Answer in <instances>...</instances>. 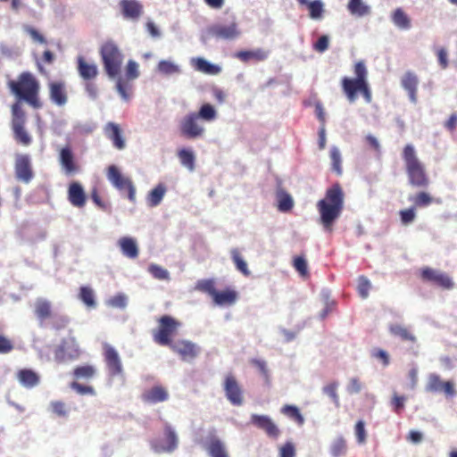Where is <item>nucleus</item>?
Segmentation results:
<instances>
[{
	"mask_svg": "<svg viewBox=\"0 0 457 457\" xmlns=\"http://www.w3.org/2000/svg\"><path fill=\"white\" fill-rule=\"evenodd\" d=\"M320 223L328 231H331L335 221L344 208V192L338 183L326 191L325 197L317 203Z\"/></svg>",
	"mask_w": 457,
	"mask_h": 457,
	"instance_id": "f257e3e1",
	"label": "nucleus"
},
{
	"mask_svg": "<svg viewBox=\"0 0 457 457\" xmlns=\"http://www.w3.org/2000/svg\"><path fill=\"white\" fill-rule=\"evenodd\" d=\"M353 72L355 77H344L341 80V87L344 94L350 103H354L361 94L367 104L372 101V93L368 82V71L362 61L354 64Z\"/></svg>",
	"mask_w": 457,
	"mask_h": 457,
	"instance_id": "f03ea898",
	"label": "nucleus"
},
{
	"mask_svg": "<svg viewBox=\"0 0 457 457\" xmlns=\"http://www.w3.org/2000/svg\"><path fill=\"white\" fill-rule=\"evenodd\" d=\"M8 87L13 95L20 100L25 101L32 108H42L43 103L39 97L40 84L32 73L21 72L16 80L8 82Z\"/></svg>",
	"mask_w": 457,
	"mask_h": 457,
	"instance_id": "7ed1b4c3",
	"label": "nucleus"
},
{
	"mask_svg": "<svg viewBox=\"0 0 457 457\" xmlns=\"http://www.w3.org/2000/svg\"><path fill=\"white\" fill-rule=\"evenodd\" d=\"M403 159L411 186L415 187H427L429 185V178L424 164L417 157L414 147L406 145L403 150Z\"/></svg>",
	"mask_w": 457,
	"mask_h": 457,
	"instance_id": "20e7f679",
	"label": "nucleus"
},
{
	"mask_svg": "<svg viewBox=\"0 0 457 457\" xmlns=\"http://www.w3.org/2000/svg\"><path fill=\"white\" fill-rule=\"evenodd\" d=\"M103 66L110 79L117 78L120 71L124 55L113 41H106L99 50Z\"/></svg>",
	"mask_w": 457,
	"mask_h": 457,
	"instance_id": "39448f33",
	"label": "nucleus"
},
{
	"mask_svg": "<svg viewBox=\"0 0 457 457\" xmlns=\"http://www.w3.org/2000/svg\"><path fill=\"white\" fill-rule=\"evenodd\" d=\"M77 71L84 81L87 94L95 99L97 96L98 89L94 80L99 74L98 66L95 62L87 60L84 56L79 55L76 59Z\"/></svg>",
	"mask_w": 457,
	"mask_h": 457,
	"instance_id": "423d86ee",
	"label": "nucleus"
},
{
	"mask_svg": "<svg viewBox=\"0 0 457 457\" xmlns=\"http://www.w3.org/2000/svg\"><path fill=\"white\" fill-rule=\"evenodd\" d=\"M157 323V328L153 331L154 342L160 345L171 346L172 337L177 334L181 323L170 315L160 317Z\"/></svg>",
	"mask_w": 457,
	"mask_h": 457,
	"instance_id": "0eeeda50",
	"label": "nucleus"
},
{
	"mask_svg": "<svg viewBox=\"0 0 457 457\" xmlns=\"http://www.w3.org/2000/svg\"><path fill=\"white\" fill-rule=\"evenodd\" d=\"M26 112L20 103L12 105V129L14 139L22 145H29L32 138L25 129Z\"/></svg>",
	"mask_w": 457,
	"mask_h": 457,
	"instance_id": "6e6552de",
	"label": "nucleus"
},
{
	"mask_svg": "<svg viewBox=\"0 0 457 457\" xmlns=\"http://www.w3.org/2000/svg\"><path fill=\"white\" fill-rule=\"evenodd\" d=\"M107 179L120 191L127 190L128 198L130 202L136 201V188L132 180L121 174L118 167L111 165L107 170Z\"/></svg>",
	"mask_w": 457,
	"mask_h": 457,
	"instance_id": "1a4fd4ad",
	"label": "nucleus"
},
{
	"mask_svg": "<svg viewBox=\"0 0 457 457\" xmlns=\"http://www.w3.org/2000/svg\"><path fill=\"white\" fill-rule=\"evenodd\" d=\"M420 278L424 282L431 283L445 290H450L454 286L453 279L446 273L430 267L421 269Z\"/></svg>",
	"mask_w": 457,
	"mask_h": 457,
	"instance_id": "9d476101",
	"label": "nucleus"
},
{
	"mask_svg": "<svg viewBox=\"0 0 457 457\" xmlns=\"http://www.w3.org/2000/svg\"><path fill=\"white\" fill-rule=\"evenodd\" d=\"M179 130L183 137L189 139L200 137L204 133V128L199 123L196 112H189L179 123Z\"/></svg>",
	"mask_w": 457,
	"mask_h": 457,
	"instance_id": "9b49d317",
	"label": "nucleus"
},
{
	"mask_svg": "<svg viewBox=\"0 0 457 457\" xmlns=\"http://www.w3.org/2000/svg\"><path fill=\"white\" fill-rule=\"evenodd\" d=\"M139 71L138 64L133 60H129L126 66V79L118 78L116 82V89L124 100H129L130 97L131 85L128 80H133L138 78Z\"/></svg>",
	"mask_w": 457,
	"mask_h": 457,
	"instance_id": "f8f14e48",
	"label": "nucleus"
},
{
	"mask_svg": "<svg viewBox=\"0 0 457 457\" xmlns=\"http://www.w3.org/2000/svg\"><path fill=\"white\" fill-rule=\"evenodd\" d=\"M103 355L110 376L116 377L122 374L121 360L117 350L109 343H103Z\"/></svg>",
	"mask_w": 457,
	"mask_h": 457,
	"instance_id": "ddd939ff",
	"label": "nucleus"
},
{
	"mask_svg": "<svg viewBox=\"0 0 457 457\" xmlns=\"http://www.w3.org/2000/svg\"><path fill=\"white\" fill-rule=\"evenodd\" d=\"M223 388L227 399L235 406L242 405L244 402L243 389L241 388L237 378L229 373L226 375Z\"/></svg>",
	"mask_w": 457,
	"mask_h": 457,
	"instance_id": "4468645a",
	"label": "nucleus"
},
{
	"mask_svg": "<svg viewBox=\"0 0 457 457\" xmlns=\"http://www.w3.org/2000/svg\"><path fill=\"white\" fill-rule=\"evenodd\" d=\"M15 178L18 181L29 184L34 178L30 158L28 154H17L14 162Z\"/></svg>",
	"mask_w": 457,
	"mask_h": 457,
	"instance_id": "2eb2a0df",
	"label": "nucleus"
},
{
	"mask_svg": "<svg viewBox=\"0 0 457 457\" xmlns=\"http://www.w3.org/2000/svg\"><path fill=\"white\" fill-rule=\"evenodd\" d=\"M80 355V350L73 338L62 340L54 352V357L58 361L74 360Z\"/></svg>",
	"mask_w": 457,
	"mask_h": 457,
	"instance_id": "dca6fc26",
	"label": "nucleus"
},
{
	"mask_svg": "<svg viewBox=\"0 0 457 457\" xmlns=\"http://www.w3.org/2000/svg\"><path fill=\"white\" fill-rule=\"evenodd\" d=\"M164 443H154L152 445L154 452L161 453H172L178 447V436L174 429L166 424L164 427Z\"/></svg>",
	"mask_w": 457,
	"mask_h": 457,
	"instance_id": "f3484780",
	"label": "nucleus"
},
{
	"mask_svg": "<svg viewBox=\"0 0 457 457\" xmlns=\"http://www.w3.org/2000/svg\"><path fill=\"white\" fill-rule=\"evenodd\" d=\"M49 98L58 106H63L68 102V94L64 81H51L48 83Z\"/></svg>",
	"mask_w": 457,
	"mask_h": 457,
	"instance_id": "a211bd4d",
	"label": "nucleus"
},
{
	"mask_svg": "<svg viewBox=\"0 0 457 457\" xmlns=\"http://www.w3.org/2000/svg\"><path fill=\"white\" fill-rule=\"evenodd\" d=\"M104 133L116 149L122 150L126 147V141L119 124L112 121L107 122L104 128Z\"/></svg>",
	"mask_w": 457,
	"mask_h": 457,
	"instance_id": "6ab92c4d",
	"label": "nucleus"
},
{
	"mask_svg": "<svg viewBox=\"0 0 457 457\" xmlns=\"http://www.w3.org/2000/svg\"><path fill=\"white\" fill-rule=\"evenodd\" d=\"M210 32L214 37L225 40L235 39L240 35V31L236 22L214 25L211 28Z\"/></svg>",
	"mask_w": 457,
	"mask_h": 457,
	"instance_id": "aec40b11",
	"label": "nucleus"
},
{
	"mask_svg": "<svg viewBox=\"0 0 457 457\" xmlns=\"http://www.w3.org/2000/svg\"><path fill=\"white\" fill-rule=\"evenodd\" d=\"M175 353L180 355L183 361H191L199 353L198 346L187 340H181L170 346Z\"/></svg>",
	"mask_w": 457,
	"mask_h": 457,
	"instance_id": "412c9836",
	"label": "nucleus"
},
{
	"mask_svg": "<svg viewBox=\"0 0 457 457\" xmlns=\"http://www.w3.org/2000/svg\"><path fill=\"white\" fill-rule=\"evenodd\" d=\"M169 399V392L166 387L161 385L144 391L141 395V400L145 403L155 404L165 402Z\"/></svg>",
	"mask_w": 457,
	"mask_h": 457,
	"instance_id": "4be33fe9",
	"label": "nucleus"
},
{
	"mask_svg": "<svg viewBox=\"0 0 457 457\" xmlns=\"http://www.w3.org/2000/svg\"><path fill=\"white\" fill-rule=\"evenodd\" d=\"M251 423L260 429H262L270 437H278L279 435V429L271 420V419L266 415L253 414L251 416Z\"/></svg>",
	"mask_w": 457,
	"mask_h": 457,
	"instance_id": "5701e85b",
	"label": "nucleus"
},
{
	"mask_svg": "<svg viewBox=\"0 0 457 457\" xmlns=\"http://www.w3.org/2000/svg\"><path fill=\"white\" fill-rule=\"evenodd\" d=\"M270 55V51L263 48L253 50H241L234 54V57L242 62L247 63L251 61L259 62L265 61Z\"/></svg>",
	"mask_w": 457,
	"mask_h": 457,
	"instance_id": "b1692460",
	"label": "nucleus"
},
{
	"mask_svg": "<svg viewBox=\"0 0 457 457\" xmlns=\"http://www.w3.org/2000/svg\"><path fill=\"white\" fill-rule=\"evenodd\" d=\"M68 200L71 205L82 208L87 202V195L82 186L79 182H71L68 188Z\"/></svg>",
	"mask_w": 457,
	"mask_h": 457,
	"instance_id": "393cba45",
	"label": "nucleus"
},
{
	"mask_svg": "<svg viewBox=\"0 0 457 457\" xmlns=\"http://www.w3.org/2000/svg\"><path fill=\"white\" fill-rule=\"evenodd\" d=\"M16 378L25 388L30 389L40 383V375L31 369H21L16 372Z\"/></svg>",
	"mask_w": 457,
	"mask_h": 457,
	"instance_id": "a878e982",
	"label": "nucleus"
},
{
	"mask_svg": "<svg viewBox=\"0 0 457 457\" xmlns=\"http://www.w3.org/2000/svg\"><path fill=\"white\" fill-rule=\"evenodd\" d=\"M59 161L67 175L79 171V165L74 160L73 153L70 146L62 147L60 151Z\"/></svg>",
	"mask_w": 457,
	"mask_h": 457,
	"instance_id": "bb28decb",
	"label": "nucleus"
},
{
	"mask_svg": "<svg viewBox=\"0 0 457 457\" xmlns=\"http://www.w3.org/2000/svg\"><path fill=\"white\" fill-rule=\"evenodd\" d=\"M34 314L43 323L45 320L53 317V305L52 303L46 298L36 299L33 304Z\"/></svg>",
	"mask_w": 457,
	"mask_h": 457,
	"instance_id": "cd10ccee",
	"label": "nucleus"
},
{
	"mask_svg": "<svg viewBox=\"0 0 457 457\" xmlns=\"http://www.w3.org/2000/svg\"><path fill=\"white\" fill-rule=\"evenodd\" d=\"M121 12L126 19L137 20L143 13V6L136 0H120Z\"/></svg>",
	"mask_w": 457,
	"mask_h": 457,
	"instance_id": "c85d7f7f",
	"label": "nucleus"
},
{
	"mask_svg": "<svg viewBox=\"0 0 457 457\" xmlns=\"http://www.w3.org/2000/svg\"><path fill=\"white\" fill-rule=\"evenodd\" d=\"M401 84L408 92L410 100L415 104L417 102V88L419 85L417 75L412 71L405 72L402 77Z\"/></svg>",
	"mask_w": 457,
	"mask_h": 457,
	"instance_id": "c756f323",
	"label": "nucleus"
},
{
	"mask_svg": "<svg viewBox=\"0 0 457 457\" xmlns=\"http://www.w3.org/2000/svg\"><path fill=\"white\" fill-rule=\"evenodd\" d=\"M237 299V293L232 288H226L223 291H217L212 297L214 304L219 306L232 305Z\"/></svg>",
	"mask_w": 457,
	"mask_h": 457,
	"instance_id": "7c9ffc66",
	"label": "nucleus"
},
{
	"mask_svg": "<svg viewBox=\"0 0 457 457\" xmlns=\"http://www.w3.org/2000/svg\"><path fill=\"white\" fill-rule=\"evenodd\" d=\"M118 245L121 253L130 258L135 259L138 256V247L137 242L132 237H123L119 239Z\"/></svg>",
	"mask_w": 457,
	"mask_h": 457,
	"instance_id": "2f4dec72",
	"label": "nucleus"
},
{
	"mask_svg": "<svg viewBox=\"0 0 457 457\" xmlns=\"http://www.w3.org/2000/svg\"><path fill=\"white\" fill-rule=\"evenodd\" d=\"M206 449L211 457H229L223 443L216 436L209 438Z\"/></svg>",
	"mask_w": 457,
	"mask_h": 457,
	"instance_id": "473e14b6",
	"label": "nucleus"
},
{
	"mask_svg": "<svg viewBox=\"0 0 457 457\" xmlns=\"http://www.w3.org/2000/svg\"><path fill=\"white\" fill-rule=\"evenodd\" d=\"M96 374V369L95 366L90 364H84L77 366L73 369L72 376L75 381L79 380H90L95 378Z\"/></svg>",
	"mask_w": 457,
	"mask_h": 457,
	"instance_id": "72a5a7b5",
	"label": "nucleus"
},
{
	"mask_svg": "<svg viewBox=\"0 0 457 457\" xmlns=\"http://www.w3.org/2000/svg\"><path fill=\"white\" fill-rule=\"evenodd\" d=\"M167 191L164 184L160 183L154 187L146 196V203L149 207H155L161 204Z\"/></svg>",
	"mask_w": 457,
	"mask_h": 457,
	"instance_id": "f704fd0d",
	"label": "nucleus"
},
{
	"mask_svg": "<svg viewBox=\"0 0 457 457\" xmlns=\"http://www.w3.org/2000/svg\"><path fill=\"white\" fill-rule=\"evenodd\" d=\"M408 200L412 203V207L415 209L428 207L435 202L433 196L425 191H420L415 195H410Z\"/></svg>",
	"mask_w": 457,
	"mask_h": 457,
	"instance_id": "c9c22d12",
	"label": "nucleus"
},
{
	"mask_svg": "<svg viewBox=\"0 0 457 457\" xmlns=\"http://www.w3.org/2000/svg\"><path fill=\"white\" fill-rule=\"evenodd\" d=\"M392 21L402 29H409L411 28V20L402 8H397L394 11Z\"/></svg>",
	"mask_w": 457,
	"mask_h": 457,
	"instance_id": "e433bc0d",
	"label": "nucleus"
},
{
	"mask_svg": "<svg viewBox=\"0 0 457 457\" xmlns=\"http://www.w3.org/2000/svg\"><path fill=\"white\" fill-rule=\"evenodd\" d=\"M79 298L83 303L90 309L96 308V302L95 300L94 290L87 286H82L79 288Z\"/></svg>",
	"mask_w": 457,
	"mask_h": 457,
	"instance_id": "4c0bfd02",
	"label": "nucleus"
},
{
	"mask_svg": "<svg viewBox=\"0 0 457 457\" xmlns=\"http://www.w3.org/2000/svg\"><path fill=\"white\" fill-rule=\"evenodd\" d=\"M278 198V209L280 212H286L292 210L294 206V201L292 196L284 190H279L277 193Z\"/></svg>",
	"mask_w": 457,
	"mask_h": 457,
	"instance_id": "58836bf2",
	"label": "nucleus"
},
{
	"mask_svg": "<svg viewBox=\"0 0 457 457\" xmlns=\"http://www.w3.org/2000/svg\"><path fill=\"white\" fill-rule=\"evenodd\" d=\"M348 11L353 15H357L359 17L367 15L370 13V10L368 5H366L362 0H349L347 4Z\"/></svg>",
	"mask_w": 457,
	"mask_h": 457,
	"instance_id": "ea45409f",
	"label": "nucleus"
},
{
	"mask_svg": "<svg viewBox=\"0 0 457 457\" xmlns=\"http://www.w3.org/2000/svg\"><path fill=\"white\" fill-rule=\"evenodd\" d=\"M389 331L392 335L399 337L403 341L415 342L416 337L409 329L398 324H393L389 327Z\"/></svg>",
	"mask_w": 457,
	"mask_h": 457,
	"instance_id": "a19ab883",
	"label": "nucleus"
},
{
	"mask_svg": "<svg viewBox=\"0 0 457 457\" xmlns=\"http://www.w3.org/2000/svg\"><path fill=\"white\" fill-rule=\"evenodd\" d=\"M195 290L208 294L212 298L217 292L215 288V280L213 278L200 279L196 282Z\"/></svg>",
	"mask_w": 457,
	"mask_h": 457,
	"instance_id": "79ce46f5",
	"label": "nucleus"
},
{
	"mask_svg": "<svg viewBox=\"0 0 457 457\" xmlns=\"http://www.w3.org/2000/svg\"><path fill=\"white\" fill-rule=\"evenodd\" d=\"M195 68L205 74H218L220 71V68L217 65L212 64L204 58H197L195 61Z\"/></svg>",
	"mask_w": 457,
	"mask_h": 457,
	"instance_id": "37998d69",
	"label": "nucleus"
},
{
	"mask_svg": "<svg viewBox=\"0 0 457 457\" xmlns=\"http://www.w3.org/2000/svg\"><path fill=\"white\" fill-rule=\"evenodd\" d=\"M178 157L183 166L187 168L189 170H195V154L191 150L181 149L178 152Z\"/></svg>",
	"mask_w": 457,
	"mask_h": 457,
	"instance_id": "c03bdc74",
	"label": "nucleus"
},
{
	"mask_svg": "<svg viewBox=\"0 0 457 457\" xmlns=\"http://www.w3.org/2000/svg\"><path fill=\"white\" fill-rule=\"evenodd\" d=\"M231 257L236 268L245 277L250 276L251 272L248 269L246 262L242 258L237 249L231 250Z\"/></svg>",
	"mask_w": 457,
	"mask_h": 457,
	"instance_id": "a18cd8bd",
	"label": "nucleus"
},
{
	"mask_svg": "<svg viewBox=\"0 0 457 457\" xmlns=\"http://www.w3.org/2000/svg\"><path fill=\"white\" fill-rule=\"evenodd\" d=\"M329 156L331 160L332 170L338 176L342 175V157L339 149L337 146H332L330 149Z\"/></svg>",
	"mask_w": 457,
	"mask_h": 457,
	"instance_id": "49530a36",
	"label": "nucleus"
},
{
	"mask_svg": "<svg viewBox=\"0 0 457 457\" xmlns=\"http://www.w3.org/2000/svg\"><path fill=\"white\" fill-rule=\"evenodd\" d=\"M157 71L164 75H171L180 72L179 67L169 60L160 61L157 65Z\"/></svg>",
	"mask_w": 457,
	"mask_h": 457,
	"instance_id": "de8ad7c7",
	"label": "nucleus"
},
{
	"mask_svg": "<svg viewBox=\"0 0 457 457\" xmlns=\"http://www.w3.org/2000/svg\"><path fill=\"white\" fill-rule=\"evenodd\" d=\"M196 115L199 119L206 121H212L216 119L217 112L212 104H204L200 107L199 111L196 112Z\"/></svg>",
	"mask_w": 457,
	"mask_h": 457,
	"instance_id": "09e8293b",
	"label": "nucleus"
},
{
	"mask_svg": "<svg viewBox=\"0 0 457 457\" xmlns=\"http://www.w3.org/2000/svg\"><path fill=\"white\" fill-rule=\"evenodd\" d=\"M406 401L407 397L405 395H400L394 392L390 400L392 411L396 414H401L404 410Z\"/></svg>",
	"mask_w": 457,
	"mask_h": 457,
	"instance_id": "8fccbe9b",
	"label": "nucleus"
},
{
	"mask_svg": "<svg viewBox=\"0 0 457 457\" xmlns=\"http://www.w3.org/2000/svg\"><path fill=\"white\" fill-rule=\"evenodd\" d=\"M281 412L287 416L288 418L296 421L299 425H303L304 422V419L296 406L285 405L281 409Z\"/></svg>",
	"mask_w": 457,
	"mask_h": 457,
	"instance_id": "3c124183",
	"label": "nucleus"
},
{
	"mask_svg": "<svg viewBox=\"0 0 457 457\" xmlns=\"http://www.w3.org/2000/svg\"><path fill=\"white\" fill-rule=\"evenodd\" d=\"M49 407L51 411L57 417L67 418L69 415L70 409L62 401H52Z\"/></svg>",
	"mask_w": 457,
	"mask_h": 457,
	"instance_id": "603ef678",
	"label": "nucleus"
},
{
	"mask_svg": "<svg viewBox=\"0 0 457 457\" xmlns=\"http://www.w3.org/2000/svg\"><path fill=\"white\" fill-rule=\"evenodd\" d=\"M338 382L333 381L326 385L322 391L325 395L329 396L337 407L340 405L339 395H337Z\"/></svg>",
	"mask_w": 457,
	"mask_h": 457,
	"instance_id": "864d4df0",
	"label": "nucleus"
},
{
	"mask_svg": "<svg viewBox=\"0 0 457 457\" xmlns=\"http://www.w3.org/2000/svg\"><path fill=\"white\" fill-rule=\"evenodd\" d=\"M305 4L308 6L310 17L312 19H320L321 17L323 12V4L320 0H314L312 2H309L307 0V4Z\"/></svg>",
	"mask_w": 457,
	"mask_h": 457,
	"instance_id": "5fc2aeb1",
	"label": "nucleus"
},
{
	"mask_svg": "<svg viewBox=\"0 0 457 457\" xmlns=\"http://www.w3.org/2000/svg\"><path fill=\"white\" fill-rule=\"evenodd\" d=\"M346 448L345 440L342 436H339L333 442L331 445V454L334 457H339L345 453Z\"/></svg>",
	"mask_w": 457,
	"mask_h": 457,
	"instance_id": "6e6d98bb",
	"label": "nucleus"
},
{
	"mask_svg": "<svg viewBox=\"0 0 457 457\" xmlns=\"http://www.w3.org/2000/svg\"><path fill=\"white\" fill-rule=\"evenodd\" d=\"M444 381L441 380L437 374H430L428 377V382L427 385V391L428 392H439L442 391L444 386Z\"/></svg>",
	"mask_w": 457,
	"mask_h": 457,
	"instance_id": "4d7b16f0",
	"label": "nucleus"
},
{
	"mask_svg": "<svg viewBox=\"0 0 457 457\" xmlns=\"http://www.w3.org/2000/svg\"><path fill=\"white\" fill-rule=\"evenodd\" d=\"M148 270L154 278L159 280H168L170 278L169 271L157 264H151Z\"/></svg>",
	"mask_w": 457,
	"mask_h": 457,
	"instance_id": "13d9d810",
	"label": "nucleus"
},
{
	"mask_svg": "<svg viewBox=\"0 0 457 457\" xmlns=\"http://www.w3.org/2000/svg\"><path fill=\"white\" fill-rule=\"evenodd\" d=\"M399 216L401 222L403 225H409L413 222L416 218V209L411 206L407 209L401 210L399 212Z\"/></svg>",
	"mask_w": 457,
	"mask_h": 457,
	"instance_id": "bf43d9fd",
	"label": "nucleus"
},
{
	"mask_svg": "<svg viewBox=\"0 0 457 457\" xmlns=\"http://www.w3.org/2000/svg\"><path fill=\"white\" fill-rule=\"evenodd\" d=\"M293 266L301 276L307 277L309 275L308 264L304 257L295 256L293 261Z\"/></svg>",
	"mask_w": 457,
	"mask_h": 457,
	"instance_id": "052dcab7",
	"label": "nucleus"
},
{
	"mask_svg": "<svg viewBox=\"0 0 457 457\" xmlns=\"http://www.w3.org/2000/svg\"><path fill=\"white\" fill-rule=\"evenodd\" d=\"M370 287V282L366 277H359L357 290L361 298L365 299L368 297Z\"/></svg>",
	"mask_w": 457,
	"mask_h": 457,
	"instance_id": "680f3d73",
	"label": "nucleus"
},
{
	"mask_svg": "<svg viewBox=\"0 0 457 457\" xmlns=\"http://www.w3.org/2000/svg\"><path fill=\"white\" fill-rule=\"evenodd\" d=\"M70 387L75 390L79 395H95L96 390L92 386L82 385L78 381H73L70 384Z\"/></svg>",
	"mask_w": 457,
	"mask_h": 457,
	"instance_id": "e2e57ef3",
	"label": "nucleus"
},
{
	"mask_svg": "<svg viewBox=\"0 0 457 457\" xmlns=\"http://www.w3.org/2000/svg\"><path fill=\"white\" fill-rule=\"evenodd\" d=\"M354 432L359 444H364L367 439V433L365 430V423L363 420H359L354 427Z\"/></svg>",
	"mask_w": 457,
	"mask_h": 457,
	"instance_id": "0e129e2a",
	"label": "nucleus"
},
{
	"mask_svg": "<svg viewBox=\"0 0 457 457\" xmlns=\"http://www.w3.org/2000/svg\"><path fill=\"white\" fill-rule=\"evenodd\" d=\"M371 356L378 360H380L384 366H387L390 362L388 353L383 349H374L371 353Z\"/></svg>",
	"mask_w": 457,
	"mask_h": 457,
	"instance_id": "69168bd1",
	"label": "nucleus"
},
{
	"mask_svg": "<svg viewBox=\"0 0 457 457\" xmlns=\"http://www.w3.org/2000/svg\"><path fill=\"white\" fill-rule=\"evenodd\" d=\"M362 389V383L358 378H352L347 386V391L350 394H358Z\"/></svg>",
	"mask_w": 457,
	"mask_h": 457,
	"instance_id": "338daca9",
	"label": "nucleus"
},
{
	"mask_svg": "<svg viewBox=\"0 0 457 457\" xmlns=\"http://www.w3.org/2000/svg\"><path fill=\"white\" fill-rule=\"evenodd\" d=\"M280 457H295V446L292 443H286L281 448H280Z\"/></svg>",
	"mask_w": 457,
	"mask_h": 457,
	"instance_id": "774afa93",
	"label": "nucleus"
}]
</instances>
